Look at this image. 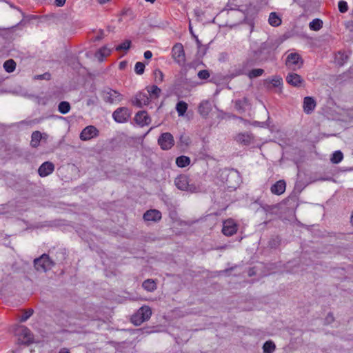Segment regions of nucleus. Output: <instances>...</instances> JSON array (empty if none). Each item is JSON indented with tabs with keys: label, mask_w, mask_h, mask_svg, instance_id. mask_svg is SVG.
<instances>
[{
	"label": "nucleus",
	"mask_w": 353,
	"mask_h": 353,
	"mask_svg": "<svg viewBox=\"0 0 353 353\" xmlns=\"http://www.w3.org/2000/svg\"><path fill=\"white\" fill-rule=\"evenodd\" d=\"M219 177L223 183L229 188H236L240 181V177L237 171L226 169L219 171Z\"/></svg>",
	"instance_id": "1"
},
{
	"label": "nucleus",
	"mask_w": 353,
	"mask_h": 353,
	"mask_svg": "<svg viewBox=\"0 0 353 353\" xmlns=\"http://www.w3.org/2000/svg\"><path fill=\"white\" fill-rule=\"evenodd\" d=\"M174 184L179 190L182 191L194 193L200 190V187L191 183V180L185 174L178 176L174 180Z\"/></svg>",
	"instance_id": "2"
},
{
	"label": "nucleus",
	"mask_w": 353,
	"mask_h": 353,
	"mask_svg": "<svg viewBox=\"0 0 353 353\" xmlns=\"http://www.w3.org/2000/svg\"><path fill=\"white\" fill-rule=\"evenodd\" d=\"M151 315V308L148 305H143L132 316L131 321L135 325H140L144 321L149 320Z\"/></svg>",
	"instance_id": "3"
},
{
	"label": "nucleus",
	"mask_w": 353,
	"mask_h": 353,
	"mask_svg": "<svg viewBox=\"0 0 353 353\" xmlns=\"http://www.w3.org/2000/svg\"><path fill=\"white\" fill-rule=\"evenodd\" d=\"M303 65V60L301 55L296 52H291L288 54L285 59L286 67L292 70L300 69Z\"/></svg>",
	"instance_id": "4"
},
{
	"label": "nucleus",
	"mask_w": 353,
	"mask_h": 353,
	"mask_svg": "<svg viewBox=\"0 0 353 353\" xmlns=\"http://www.w3.org/2000/svg\"><path fill=\"white\" fill-rule=\"evenodd\" d=\"M102 98L106 103L113 104L119 103L123 99V95L118 91L107 88L102 92Z\"/></svg>",
	"instance_id": "5"
},
{
	"label": "nucleus",
	"mask_w": 353,
	"mask_h": 353,
	"mask_svg": "<svg viewBox=\"0 0 353 353\" xmlns=\"http://www.w3.org/2000/svg\"><path fill=\"white\" fill-rule=\"evenodd\" d=\"M34 264L38 271L43 272L51 269L54 265L53 261L50 259L48 255L46 254H43L40 258L34 259Z\"/></svg>",
	"instance_id": "6"
},
{
	"label": "nucleus",
	"mask_w": 353,
	"mask_h": 353,
	"mask_svg": "<svg viewBox=\"0 0 353 353\" xmlns=\"http://www.w3.org/2000/svg\"><path fill=\"white\" fill-rule=\"evenodd\" d=\"M158 144L163 150H170L174 145V137L170 132L162 133L158 139Z\"/></svg>",
	"instance_id": "7"
},
{
	"label": "nucleus",
	"mask_w": 353,
	"mask_h": 353,
	"mask_svg": "<svg viewBox=\"0 0 353 353\" xmlns=\"http://www.w3.org/2000/svg\"><path fill=\"white\" fill-rule=\"evenodd\" d=\"M172 58L179 65H183L185 62L183 46L181 43H176L172 48Z\"/></svg>",
	"instance_id": "8"
},
{
	"label": "nucleus",
	"mask_w": 353,
	"mask_h": 353,
	"mask_svg": "<svg viewBox=\"0 0 353 353\" xmlns=\"http://www.w3.org/2000/svg\"><path fill=\"white\" fill-rule=\"evenodd\" d=\"M99 131L94 125H88L83 128L80 133L79 138L82 141H89L93 138L97 137Z\"/></svg>",
	"instance_id": "9"
},
{
	"label": "nucleus",
	"mask_w": 353,
	"mask_h": 353,
	"mask_svg": "<svg viewBox=\"0 0 353 353\" xmlns=\"http://www.w3.org/2000/svg\"><path fill=\"white\" fill-rule=\"evenodd\" d=\"M130 112L127 108H119L112 114V117L118 123L126 122L130 117Z\"/></svg>",
	"instance_id": "10"
},
{
	"label": "nucleus",
	"mask_w": 353,
	"mask_h": 353,
	"mask_svg": "<svg viewBox=\"0 0 353 353\" xmlns=\"http://www.w3.org/2000/svg\"><path fill=\"white\" fill-rule=\"evenodd\" d=\"M237 231V225L232 219L226 220L223 222L222 232L225 236H232Z\"/></svg>",
	"instance_id": "11"
},
{
	"label": "nucleus",
	"mask_w": 353,
	"mask_h": 353,
	"mask_svg": "<svg viewBox=\"0 0 353 353\" xmlns=\"http://www.w3.org/2000/svg\"><path fill=\"white\" fill-rule=\"evenodd\" d=\"M286 81L294 87H301L304 82L303 79L296 73L290 72L286 77Z\"/></svg>",
	"instance_id": "12"
},
{
	"label": "nucleus",
	"mask_w": 353,
	"mask_h": 353,
	"mask_svg": "<svg viewBox=\"0 0 353 353\" xmlns=\"http://www.w3.org/2000/svg\"><path fill=\"white\" fill-rule=\"evenodd\" d=\"M150 97L148 92H139L136 95L135 99L133 101V104L137 107L141 108L143 105H147L150 101Z\"/></svg>",
	"instance_id": "13"
},
{
	"label": "nucleus",
	"mask_w": 353,
	"mask_h": 353,
	"mask_svg": "<svg viewBox=\"0 0 353 353\" xmlns=\"http://www.w3.org/2000/svg\"><path fill=\"white\" fill-rule=\"evenodd\" d=\"M54 170V165L52 162L46 161L41 165L38 169V173L40 176L45 177L52 173Z\"/></svg>",
	"instance_id": "14"
},
{
	"label": "nucleus",
	"mask_w": 353,
	"mask_h": 353,
	"mask_svg": "<svg viewBox=\"0 0 353 353\" xmlns=\"http://www.w3.org/2000/svg\"><path fill=\"white\" fill-rule=\"evenodd\" d=\"M143 218L145 221L157 222L161 219V213L157 210H149L144 213Z\"/></svg>",
	"instance_id": "15"
},
{
	"label": "nucleus",
	"mask_w": 353,
	"mask_h": 353,
	"mask_svg": "<svg viewBox=\"0 0 353 353\" xmlns=\"http://www.w3.org/2000/svg\"><path fill=\"white\" fill-rule=\"evenodd\" d=\"M134 119L137 123L141 126L149 125L151 121L150 117L145 111H139L137 112Z\"/></svg>",
	"instance_id": "16"
},
{
	"label": "nucleus",
	"mask_w": 353,
	"mask_h": 353,
	"mask_svg": "<svg viewBox=\"0 0 353 353\" xmlns=\"http://www.w3.org/2000/svg\"><path fill=\"white\" fill-rule=\"evenodd\" d=\"M316 101L311 97H305L303 100V110L306 114L312 113L316 107Z\"/></svg>",
	"instance_id": "17"
},
{
	"label": "nucleus",
	"mask_w": 353,
	"mask_h": 353,
	"mask_svg": "<svg viewBox=\"0 0 353 353\" xmlns=\"http://www.w3.org/2000/svg\"><path fill=\"white\" fill-rule=\"evenodd\" d=\"M286 184L283 180H279L272 185L271 192L276 195L282 194L285 190Z\"/></svg>",
	"instance_id": "18"
},
{
	"label": "nucleus",
	"mask_w": 353,
	"mask_h": 353,
	"mask_svg": "<svg viewBox=\"0 0 353 353\" xmlns=\"http://www.w3.org/2000/svg\"><path fill=\"white\" fill-rule=\"evenodd\" d=\"M253 140V137L251 134H249L248 132L245 133H240L236 135V141L241 144H243L245 145H250Z\"/></svg>",
	"instance_id": "19"
},
{
	"label": "nucleus",
	"mask_w": 353,
	"mask_h": 353,
	"mask_svg": "<svg viewBox=\"0 0 353 353\" xmlns=\"http://www.w3.org/2000/svg\"><path fill=\"white\" fill-rule=\"evenodd\" d=\"M250 107V103L248 99L245 97L235 101V108L240 112H245Z\"/></svg>",
	"instance_id": "20"
},
{
	"label": "nucleus",
	"mask_w": 353,
	"mask_h": 353,
	"mask_svg": "<svg viewBox=\"0 0 353 353\" xmlns=\"http://www.w3.org/2000/svg\"><path fill=\"white\" fill-rule=\"evenodd\" d=\"M210 110L211 105L208 101H203L200 103L198 108V111L201 116L206 117L208 115Z\"/></svg>",
	"instance_id": "21"
},
{
	"label": "nucleus",
	"mask_w": 353,
	"mask_h": 353,
	"mask_svg": "<svg viewBox=\"0 0 353 353\" xmlns=\"http://www.w3.org/2000/svg\"><path fill=\"white\" fill-rule=\"evenodd\" d=\"M146 90L150 99H157L161 92V89L155 85L148 86Z\"/></svg>",
	"instance_id": "22"
},
{
	"label": "nucleus",
	"mask_w": 353,
	"mask_h": 353,
	"mask_svg": "<svg viewBox=\"0 0 353 353\" xmlns=\"http://www.w3.org/2000/svg\"><path fill=\"white\" fill-rule=\"evenodd\" d=\"M111 52L110 49L104 46L100 48L95 54V57L99 59V61H102L103 59L108 55H110Z\"/></svg>",
	"instance_id": "23"
},
{
	"label": "nucleus",
	"mask_w": 353,
	"mask_h": 353,
	"mask_svg": "<svg viewBox=\"0 0 353 353\" xmlns=\"http://www.w3.org/2000/svg\"><path fill=\"white\" fill-rule=\"evenodd\" d=\"M41 138L42 134L39 131L33 132L31 136L30 145L33 148H37L39 145Z\"/></svg>",
	"instance_id": "24"
},
{
	"label": "nucleus",
	"mask_w": 353,
	"mask_h": 353,
	"mask_svg": "<svg viewBox=\"0 0 353 353\" xmlns=\"http://www.w3.org/2000/svg\"><path fill=\"white\" fill-rule=\"evenodd\" d=\"M142 287L148 292H153L157 289V283L152 279H147L143 281Z\"/></svg>",
	"instance_id": "25"
},
{
	"label": "nucleus",
	"mask_w": 353,
	"mask_h": 353,
	"mask_svg": "<svg viewBox=\"0 0 353 353\" xmlns=\"http://www.w3.org/2000/svg\"><path fill=\"white\" fill-rule=\"evenodd\" d=\"M190 163V159L186 156H180L176 159V164L179 168H185Z\"/></svg>",
	"instance_id": "26"
},
{
	"label": "nucleus",
	"mask_w": 353,
	"mask_h": 353,
	"mask_svg": "<svg viewBox=\"0 0 353 353\" xmlns=\"http://www.w3.org/2000/svg\"><path fill=\"white\" fill-rule=\"evenodd\" d=\"M269 23L272 26H279L281 23V19L276 12H271L268 19Z\"/></svg>",
	"instance_id": "27"
},
{
	"label": "nucleus",
	"mask_w": 353,
	"mask_h": 353,
	"mask_svg": "<svg viewBox=\"0 0 353 353\" xmlns=\"http://www.w3.org/2000/svg\"><path fill=\"white\" fill-rule=\"evenodd\" d=\"M347 54L339 52L335 56V61L339 65H343L348 59Z\"/></svg>",
	"instance_id": "28"
},
{
	"label": "nucleus",
	"mask_w": 353,
	"mask_h": 353,
	"mask_svg": "<svg viewBox=\"0 0 353 353\" xmlns=\"http://www.w3.org/2000/svg\"><path fill=\"white\" fill-rule=\"evenodd\" d=\"M310 30L318 31L323 27V21L319 19H315L309 23Z\"/></svg>",
	"instance_id": "29"
},
{
	"label": "nucleus",
	"mask_w": 353,
	"mask_h": 353,
	"mask_svg": "<svg viewBox=\"0 0 353 353\" xmlns=\"http://www.w3.org/2000/svg\"><path fill=\"white\" fill-rule=\"evenodd\" d=\"M187 109H188V104L183 101L178 102L176 105V110L179 116H183L184 114L185 113Z\"/></svg>",
	"instance_id": "30"
},
{
	"label": "nucleus",
	"mask_w": 353,
	"mask_h": 353,
	"mask_svg": "<svg viewBox=\"0 0 353 353\" xmlns=\"http://www.w3.org/2000/svg\"><path fill=\"white\" fill-rule=\"evenodd\" d=\"M3 68L7 72H12L16 68V63L13 59H9L4 62Z\"/></svg>",
	"instance_id": "31"
},
{
	"label": "nucleus",
	"mask_w": 353,
	"mask_h": 353,
	"mask_svg": "<svg viewBox=\"0 0 353 353\" xmlns=\"http://www.w3.org/2000/svg\"><path fill=\"white\" fill-rule=\"evenodd\" d=\"M275 348V344L271 341H266L263 346V350L265 353H272Z\"/></svg>",
	"instance_id": "32"
},
{
	"label": "nucleus",
	"mask_w": 353,
	"mask_h": 353,
	"mask_svg": "<svg viewBox=\"0 0 353 353\" xmlns=\"http://www.w3.org/2000/svg\"><path fill=\"white\" fill-rule=\"evenodd\" d=\"M343 159V154L340 150L335 151L330 159L332 163H339Z\"/></svg>",
	"instance_id": "33"
},
{
	"label": "nucleus",
	"mask_w": 353,
	"mask_h": 353,
	"mask_svg": "<svg viewBox=\"0 0 353 353\" xmlns=\"http://www.w3.org/2000/svg\"><path fill=\"white\" fill-rule=\"evenodd\" d=\"M59 111L62 114L68 113L70 110V105L67 101H61L58 106Z\"/></svg>",
	"instance_id": "34"
},
{
	"label": "nucleus",
	"mask_w": 353,
	"mask_h": 353,
	"mask_svg": "<svg viewBox=\"0 0 353 353\" xmlns=\"http://www.w3.org/2000/svg\"><path fill=\"white\" fill-rule=\"evenodd\" d=\"M131 46V41L130 40H125L124 42L121 43V44L118 45L115 50L117 51H127L130 49Z\"/></svg>",
	"instance_id": "35"
},
{
	"label": "nucleus",
	"mask_w": 353,
	"mask_h": 353,
	"mask_svg": "<svg viewBox=\"0 0 353 353\" xmlns=\"http://www.w3.org/2000/svg\"><path fill=\"white\" fill-rule=\"evenodd\" d=\"M154 81L156 83H161L163 81V74L160 70H159V69L155 70L154 72Z\"/></svg>",
	"instance_id": "36"
},
{
	"label": "nucleus",
	"mask_w": 353,
	"mask_h": 353,
	"mask_svg": "<svg viewBox=\"0 0 353 353\" xmlns=\"http://www.w3.org/2000/svg\"><path fill=\"white\" fill-rule=\"evenodd\" d=\"M145 65L142 62H137L135 64L134 71L137 74H142L144 72Z\"/></svg>",
	"instance_id": "37"
},
{
	"label": "nucleus",
	"mask_w": 353,
	"mask_h": 353,
	"mask_svg": "<svg viewBox=\"0 0 353 353\" xmlns=\"http://www.w3.org/2000/svg\"><path fill=\"white\" fill-rule=\"evenodd\" d=\"M34 313V311L32 309H28V310H26L23 315L21 316L20 321L21 322H25Z\"/></svg>",
	"instance_id": "38"
},
{
	"label": "nucleus",
	"mask_w": 353,
	"mask_h": 353,
	"mask_svg": "<svg viewBox=\"0 0 353 353\" xmlns=\"http://www.w3.org/2000/svg\"><path fill=\"white\" fill-rule=\"evenodd\" d=\"M264 70L263 69H253L249 73L250 78H255L261 76L263 73Z\"/></svg>",
	"instance_id": "39"
},
{
	"label": "nucleus",
	"mask_w": 353,
	"mask_h": 353,
	"mask_svg": "<svg viewBox=\"0 0 353 353\" xmlns=\"http://www.w3.org/2000/svg\"><path fill=\"white\" fill-rule=\"evenodd\" d=\"M198 77L200 79H207L210 77V72L207 70H200L198 72Z\"/></svg>",
	"instance_id": "40"
},
{
	"label": "nucleus",
	"mask_w": 353,
	"mask_h": 353,
	"mask_svg": "<svg viewBox=\"0 0 353 353\" xmlns=\"http://www.w3.org/2000/svg\"><path fill=\"white\" fill-rule=\"evenodd\" d=\"M339 9L341 12H343V13L345 12L348 9L347 2L346 1H339Z\"/></svg>",
	"instance_id": "41"
},
{
	"label": "nucleus",
	"mask_w": 353,
	"mask_h": 353,
	"mask_svg": "<svg viewBox=\"0 0 353 353\" xmlns=\"http://www.w3.org/2000/svg\"><path fill=\"white\" fill-rule=\"evenodd\" d=\"M37 79H46L49 80L50 79V74L48 72H46L43 74L37 75L34 77Z\"/></svg>",
	"instance_id": "42"
},
{
	"label": "nucleus",
	"mask_w": 353,
	"mask_h": 353,
	"mask_svg": "<svg viewBox=\"0 0 353 353\" xmlns=\"http://www.w3.org/2000/svg\"><path fill=\"white\" fill-rule=\"evenodd\" d=\"M23 332H24V336L28 338V341H29L30 339V336H31L30 330L26 327L23 330Z\"/></svg>",
	"instance_id": "43"
},
{
	"label": "nucleus",
	"mask_w": 353,
	"mask_h": 353,
	"mask_svg": "<svg viewBox=\"0 0 353 353\" xmlns=\"http://www.w3.org/2000/svg\"><path fill=\"white\" fill-rule=\"evenodd\" d=\"M243 73H244V70L242 69V68H239L238 70H236L235 73L232 74V76L236 77V76H238V75L243 74Z\"/></svg>",
	"instance_id": "44"
},
{
	"label": "nucleus",
	"mask_w": 353,
	"mask_h": 353,
	"mask_svg": "<svg viewBox=\"0 0 353 353\" xmlns=\"http://www.w3.org/2000/svg\"><path fill=\"white\" fill-rule=\"evenodd\" d=\"M345 27L347 29H348L350 31H353V21H347L345 23Z\"/></svg>",
	"instance_id": "45"
},
{
	"label": "nucleus",
	"mask_w": 353,
	"mask_h": 353,
	"mask_svg": "<svg viewBox=\"0 0 353 353\" xmlns=\"http://www.w3.org/2000/svg\"><path fill=\"white\" fill-rule=\"evenodd\" d=\"M152 57V53L151 51L150 50H147L144 52V57L146 59H150L151 57Z\"/></svg>",
	"instance_id": "46"
},
{
	"label": "nucleus",
	"mask_w": 353,
	"mask_h": 353,
	"mask_svg": "<svg viewBox=\"0 0 353 353\" xmlns=\"http://www.w3.org/2000/svg\"><path fill=\"white\" fill-rule=\"evenodd\" d=\"M57 7H62L64 6L65 1H54Z\"/></svg>",
	"instance_id": "47"
},
{
	"label": "nucleus",
	"mask_w": 353,
	"mask_h": 353,
	"mask_svg": "<svg viewBox=\"0 0 353 353\" xmlns=\"http://www.w3.org/2000/svg\"><path fill=\"white\" fill-rule=\"evenodd\" d=\"M59 353H70L69 350L67 348H62L59 350Z\"/></svg>",
	"instance_id": "48"
},
{
	"label": "nucleus",
	"mask_w": 353,
	"mask_h": 353,
	"mask_svg": "<svg viewBox=\"0 0 353 353\" xmlns=\"http://www.w3.org/2000/svg\"><path fill=\"white\" fill-rule=\"evenodd\" d=\"M326 320L328 321V322H331L332 321H333V316L331 315V314H328L327 318H326Z\"/></svg>",
	"instance_id": "49"
},
{
	"label": "nucleus",
	"mask_w": 353,
	"mask_h": 353,
	"mask_svg": "<svg viewBox=\"0 0 353 353\" xmlns=\"http://www.w3.org/2000/svg\"><path fill=\"white\" fill-rule=\"evenodd\" d=\"M273 81H274V85H276L277 84H280L281 83V79H276V80L274 79Z\"/></svg>",
	"instance_id": "50"
},
{
	"label": "nucleus",
	"mask_w": 353,
	"mask_h": 353,
	"mask_svg": "<svg viewBox=\"0 0 353 353\" xmlns=\"http://www.w3.org/2000/svg\"><path fill=\"white\" fill-rule=\"evenodd\" d=\"M193 36L195 37V39H196V41L197 44H198L199 46H200V45H201V42H200V41L199 40V39L197 38V37H196V36H195V35H193Z\"/></svg>",
	"instance_id": "51"
},
{
	"label": "nucleus",
	"mask_w": 353,
	"mask_h": 353,
	"mask_svg": "<svg viewBox=\"0 0 353 353\" xmlns=\"http://www.w3.org/2000/svg\"><path fill=\"white\" fill-rule=\"evenodd\" d=\"M119 67L121 69L125 67V63L124 62H121L120 64H119Z\"/></svg>",
	"instance_id": "52"
},
{
	"label": "nucleus",
	"mask_w": 353,
	"mask_h": 353,
	"mask_svg": "<svg viewBox=\"0 0 353 353\" xmlns=\"http://www.w3.org/2000/svg\"><path fill=\"white\" fill-rule=\"evenodd\" d=\"M189 30H190V32H191V34H193L192 28L191 27L190 25V27H189Z\"/></svg>",
	"instance_id": "53"
},
{
	"label": "nucleus",
	"mask_w": 353,
	"mask_h": 353,
	"mask_svg": "<svg viewBox=\"0 0 353 353\" xmlns=\"http://www.w3.org/2000/svg\"><path fill=\"white\" fill-rule=\"evenodd\" d=\"M351 223L353 225V211H352V216H351Z\"/></svg>",
	"instance_id": "54"
},
{
	"label": "nucleus",
	"mask_w": 353,
	"mask_h": 353,
	"mask_svg": "<svg viewBox=\"0 0 353 353\" xmlns=\"http://www.w3.org/2000/svg\"><path fill=\"white\" fill-rule=\"evenodd\" d=\"M101 38H102V37L98 36V37H97L96 40H100Z\"/></svg>",
	"instance_id": "55"
},
{
	"label": "nucleus",
	"mask_w": 353,
	"mask_h": 353,
	"mask_svg": "<svg viewBox=\"0 0 353 353\" xmlns=\"http://www.w3.org/2000/svg\"><path fill=\"white\" fill-rule=\"evenodd\" d=\"M183 139V136H181L180 141H182V139Z\"/></svg>",
	"instance_id": "56"
}]
</instances>
